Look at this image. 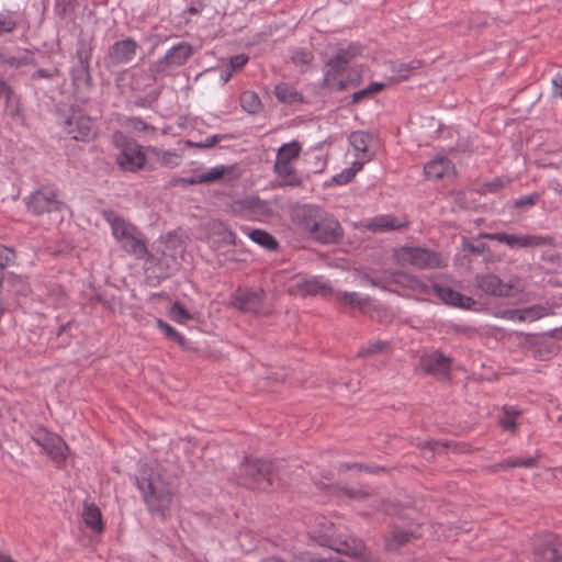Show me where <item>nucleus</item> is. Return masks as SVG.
<instances>
[{
	"instance_id": "obj_1",
	"label": "nucleus",
	"mask_w": 562,
	"mask_h": 562,
	"mask_svg": "<svg viewBox=\"0 0 562 562\" xmlns=\"http://www.w3.org/2000/svg\"><path fill=\"white\" fill-rule=\"evenodd\" d=\"M292 221L311 239L319 244H336L344 236V229L339 221L316 205L303 204L295 206L292 211Z\"/></svg>"
},
{
	"instance_id": "obj_2",
	"label": "nucleus",
	"mask_w": 562,
	"mask_h": 562,
	"mask_svg": "<svg viewBox=\"0 0 562 562\" xmlns=\"http://www.w3.org/2000/svg\"><path fill=\"white\" fill-rule=\"evenodd\" d=\"M136 485L142 492L143 499L148 509L161 517H165L172 502V486L166 482L160 473L143 471L136 477Z\"/></svg>"
},
{
	"instance_id": "obj_3",
	"label": "nucleus",
	"mask_w": 562,
	"mask_h": 562,
	"mask_svg": "<svg viewBox=\"0 0 562 562\" xmlns=\"http://www.w3.org/2000/svg\"><path fill=\"white\" fill-rule=\"evenodd\" d=\"M102 216L111 226L113 237L126 252L138 259H144L148 255L143 235L135 225L126 222L113 210H104Z\"/></svg>"
},
{
	"instance_id": "obj_4",
	"label": "nucleus",
	"mask_w": 562,
	"mask_h": 562,
	"mask_svg": "<svg viewBox=\"0 0 562 562\" xmlns=\"http://www.w3.org/2000/svg\"><path fill=\"white\" fill-rule=\"evenodd\" d=\"M276 462L246 457L239 467L237 482L250 490L268 491L273 483Z\"/></svg>"
},
{
	"instance_id": "obj_5",
	"label": "nucleus",
	"mask_w": 562,
	"mask_h": 562,
	"mask_svg": "<svg viewBox=\"0 0 562 562\" xmlns=\"http://www.w3.org/2000/svg\"><path fill=\"white\" fill-rule=\"evenodd\" d=\"M63 130L75 140L89 142L97 132L92 119L79 106L71 105L63 114Z\"/></svg>"
},
{
	"instance_id": "obj_6",
	"label": "nucleus",
	"mask_w": 562,
	"mask_h": 562,
	"mask_svg": "<svg viewBox=\"0 0 562 562\" xmlns=\"http://www.w3.org/2000/svg\"><path fill=\"white\" fill-rule=\"evenodd\" d=\"M193 55L191 44L180 42L173 45L166 54L149 65V76L151 81H156L161 75L169 74L170 70L183 66Z\"/></svg>"
},
{
	"instance_id": "obj_7",
	"label": "nucleus",
	"mask_w": 562,
	"mask_h": 562,
	"mask_svg": "<svg viewBox=\"0 0 562 562\" xmlns=\"http://www.w3.org/2000/svg\"><path fill=\"white\" fill-rule=\"evenodd\" d=\"M31 439L57 463L64 462L69 453V447L57 434L38 426L31 432Z\"/></svg>"
},
{
	"instance_id": "obj_8",
	"label": "nucleus",
	"mask_w": 562,
	"mask_h": 562,
	"mask_svg": "<svg viewBox=\"0 0 562 562\" xmlns=\"http://www.w3.org/2000/svg\"><path fill=\"white\" fill-rule=\"evenodd\" d=\"M26 206L34 215L45 213H61L67 206L59 200L57 190L49 187H42L30 194L26 199Z\"/></svg>"
},
{
	"instance_id": "obj_9",
	"label": "nucleus",
	"mask_w": 562,
	"mask_h": 562,
	"mask_svg": "<svg viewBox=\"0 0 562 562\" xmlns=\"http://www.w3.org/2000/svg\"><path fill=\"white\" fill-rule=\"evenodd\" d=\"M482 237L506 244L510 248H536L542 246H555V239L546 235H522L516 236L507 233H485Z\"/></svg>"
},
{
	"instance_id": "obj_10",
	"label": "nucleus",
	"mask_w": 562,
	"mask_h": 562,
	"mask_svg": "<svg viewBox=\"0 0 562 562\" xmlns=\"http://www.w3.org/2000/svg\"><path fill=\"white\" fill-rule=\"evenodd\" d=\"M147 147L144 148L135 140H126L116 156V164L121 169L128 172H136L143 169L148 160Z\"/></svg>"
},
{
	"instance_id": "obj_11",
	"label": "nucleus",
	"mask_w": 562,
	"mask_h": 562,
	"mask_svg": "<svg viewBox=\"0 0 562 562\" xmlns=\"http://www.w3.org/2000/svg\"><path fill=\"white\" fill-rule=\"evenodd\" d=\"M265 291L262 289L237 288L231 295V305L249 314H259L262 310Z\"/></svg>"
},
{
	"instance_id": "obj_12",
	"label": "nucleus",
	"mask_w": 562,
	"mask_h": 562,
	"mask_svg": "<svg viewBox=\"0 0 562 562\" xmlns=\"http://www.w3.org/2000/svg\"><path fill=\"white\" fill-rule=\"evenodd\" d=\"M137 49L138 44L132 37L114 42L105 55L106 67H116L132 63L136 57Z\"/></svg>"
},
{
	"instance_id": "obj_13",
	"label": "nucleus",
	"mask_w": 562,
	"mask_h": 562,
	"mask_svg": "<svg viewBox=\"0 0 562 562\" xmlns=\"http://www.w3.org/2000/svg\"><path fill=\"white\" fill-rule=\"evenodd\" d=\"M401 257L403 261L408 262L420 269L437 268L440 265L438 254L426 248H403Z\"/></svg>"
},
{
	"instance_id": "obj_14",
	"label": "nucleus",
	"mask_w": 562,
	"mask_h": 562,
	"mask_svg": "<svg viewBox=\"0 0 562 562\" xmlns=\"http://www.w3.org/2000/svg\"><path fill=\"white\" fill-rule=\"evenodd\" d=\"M431 293H434L442 303L463 310H473L476 302L471 296L464 295L450 286L438 283L431 284Z\"/></svg>"
},
{
	"instance_id": "obj_15",
	"label": "nucleus",
	"mask_w": 562,
	"mask_h": 562,
	"mask_svg": "<svg viewBox=\"0 0 562 562\" xmlns=\"http://www.w3.org/2000/svg\"><path fill=\"white\" fill-rule=\"evenodd\" d=\"M70 78L75 94L81 102H86L92 87L90 66H74L70 69Z\"/></svg>"
},
{
	"instance_id": "obj_16",
	"label": "nucleus",
	"mask_w": 562,
	"mask_h": 562,
	"mask_svg": "<svg viewBox=\"0 0 562 562\" xmlns=\"http://www.w3.org/2000/svg\"><path fill=\"white\" fill-rule=\"evenodd\" d=\"M227 169L224 166H216L211 168L205 172L194 171L191 177H181L171 180V184L173 186H194L202 183H211L218 181L225 173Z\"/></svg>"
},
{
	"instance_id": "obj_17",
	"label": "nucleus",
	"mask_w": 562,
	"mask_h": 562,
	"mask_svg": "<svg viewBox=\"0 0 562 562\" xmlns=\"http://www.w3.org/2000/svg\"><path fill=\"white\" fill-rule=\"evenodd\" d=\"M475 281L480 290L493 296H508L513 289L510 284L504 283L497 276L492 273L477 274Z\"/></svg>"
},
{
	"instance_id": "obj_18",
	"label": "nucleus",
	"mask_w": 562,
	"mask_h": 562,
	"mask_svg": "<svg viewBox=\"0 0 562 562\" xmlns=\"http://www.w3.org/2000/svg\"><path fill=\"white\" fill-rule=\"evenodd\" d=\"M333 544H329L336 552L346 555L350 562H364L363 551L364 544L361 540L356 538L335 539Z\"/></svg>"
},
{
	"instance_id": "obj_19",
	"label": "nucleus",
	"mask_w": 562,
	"mask_h": 562,
	"mask_svg": "<svg viewBox=\"0 0 562 562\" xmlns=\"http://www.w3.org/2000/svg\"><path fill=\"white\" fill-rule=\"evenodd\" d=\"M451 359L441 351L436 350L427 356L422 357L420 367L426 373L446 374L450 370Z\"/></svg>"
},
{
	"instance_id": "obj_20",
	"label": "nucleus",
	"mask_w": 562,
	"mask_h": 562,
	"mask_svg": "<svg viewBox=\"0 0 562 562\" xmlns=\"http://www.w3.org/2000/svg\"><path fill=\"white\" fill-rule=\"evenodd\" d=\"M407 225L404 218H400L393 214H384L373 217L368 222L366 227L373 233L398 231Z\"/></svg>"
},
{
	"instance_id": "obj_21",
	"label": "nucleus",
	"mask_w": 562,
	"mask_h": 562,
	"mask_svg": "<svg viewBox=\"0 0 562 562\" xmlns=\"http://www.w3.org/2000/svg\"><path fill=\"white\" fill-rule=\"evenodd\" d=\"M329 292H331L330 285L316 277L296 282L291 290V293L302 296L326 295Z\"/></svg>"
},
{
	"instance_id": "obj_22",
	"label": "nucleus",
	"mask_w": 562,
	"mask_h": 562,
	"mask_svg": "<svg viewBox=\"0 0 562 562\" xmlns=\"http://www.w3.org/2000/svg\"><path fill=\"white\" fill-rule=\"evenodd\" d=\"M424 173L427 179H442L454 173V165L447 157H436L424 166Z\"/></svg>"
},
{
	"instance_id": "obj_23",
	"label": "nucleus",
	"mask_w": 562,
	"mask_h": 562,
	"mask_svg": "<svg viewBox=\"0 0 562 562\" xmlns=\"http://www.w3.org/2000/svg\"><path fill=\"white\" fill-rule=\"evenodd\" d=\"M415 538L416 536L412 530L392 526L389 533L385 536V548L389 551H395L406 546Z\"/></svg>"
},
{
	"instance_id": "obj_24",
	"label": "nucleus",
	"mask_w": 562,
	"mask_h": 562,
	"mask_svg": "<svg viewBox=\"0 0 562 562\" xmlns=\"http://www.w3.org/2000/svg\"><path fill=\"white\" fill-rule=\"evenodd\" d=\"M325 67L326 70L322 86L333 88L336 81L344 76L349 66L334 56L326 61Z\"/></svg>"
},
{
	"instance_id": "obj_25",
	"label": "nucleus",
	"mask_w": 562,
	"mask_h": 562,
	"mask_svg": "<svg viewBox=\"0 0 562 562\" xmlns=\"http://www.w3.org/2000/svg\"><path fill=\"white\" fill-rule=\"evenodd\" d=\"M371 140L372 136L368 132L356 131L349 135V143L356 151V157L364 160H371L372 155L368 149Z\"/></svg>"
},
{
	"instance_id": "obj_26",
	"label": "nucleus",
	"mask_w": 562,
	"mask_h": 562,
	"mask_svg": "<svg viewBox=\"0 0 562 562\" xmlns=\"http://www.w3.org/2000/svg\"><path fill=\"white\" fill-rule=\"evenodd\" d=\"M0 99L4 100L5 110L10 115L14 116L19 113L20 97L3 78H0Z\"/></svg>"
},
{
	"instance_id": "obj_27",
	"label": "nucleus",
	"mask_w": 562,
	"mask_h": 562,
	"mask_svg": "<svg viewBox=\"0 0 562 562\" xmlns=\"http://www.w3.org/2000/svg\"><path fill=\"white\" fill-rule=\"evenodd\" d=\"M82 519L91 530L95 532L103 530L102 514L95 504H85Z\"/></svg>"
},
{
	"instance_id": "obj_28",
	"label": "nucleus",
	"mask_w": 562,
	"mask_h": 562,
	"mask_svg": "<svg viewBox=\"0 0 562 562\" xmlns=\"http://www.w3.org/2000/svg\"><path fill=\"white\" fill-rule=\"evenodd\" d=\"M533 562H562V557L558 553L552 539L537 547Z\"/></svg>"
},
{
	"instance_id": "obj_29",
	"label": "nucleus",
	"mask_w": 562,
	"mask_h": 562,
	"mask_svg": "<svg viewBox=\"0 0 562 562\" xmlns=\"http://www.w3.org/2000/svg\"><path fill=\"white\" fill-rule=\"evenodd\" d=\"M301 150V144L296 140L283 144L278 149L274 165H291V161L300 156Z\"/></svg>"
},
{
	"instance_id": "obj_30",
	"label": "nucleus",
	"mask_w": 562,
	"mask_h": 562,
	"mask_svg": "<svg viewBox=\"0 0 562 562\" xmlns=\"http://www.w3.org/2000/svg\"><path fill=\"white\" fill-rule=\"evenodd\" d=\"M274 172L281 179V186L300 187L302 179L292 165H273Z\"/></svg>"
},
{
	"instance_id": "obj_31",
	"label": "nucleus",
	"mask_w": 562,
	"mask_h": 562,
	"mask_svg": "<svg viewBox=\"0 0 562 562\" xmlns=\"http://www.w3.org/2000/svg\"><path fill=\"white\" fill-rule=\"evenodd\" d=\"M274 95L280 102L289 104L303 101V95L286 82H281L274 87Z\"/></svg>"
},
{
	"instance_id": "obj_32",
	"label": "nucleus",
	"mask_w": 562,
	"mask_h": 562,
	"mask_svg": "<svg viewBox=\"0 0 562 562\" xmlns=\"http://www.w3.org/2000/svg\"><path fill=\"white\" fill-rule=\"evenodd\" d=\"M521 415V411L515 406L505 405L502 414L498 416V424L505 431L514 432L516 429V419Z\"/></svg>"
},
{
	"instance_id": "obj_33",
	"label": "nucleus",
	"mask_w": 562,
	"mask_h": 562,
	"mask_svg": "<svg viewBox=\"0 0 562 562\" xmlns=\"http://www.w3.org/2000/svg\"><path fill=\"white\" fill-rule=\"evenodd\" d=\"M19 14L14 11L0 12V38L15 32L19 26Z\"/></svg>"
},
{
	"instance_id": "obj_34",
	"label": "nucleus",
	"mask_w": 562,
	"mask_h": 562,
	"mask_svg": "<svg viewBox=\"0 0 562 562\" xmlns=\"http://www.w3.org/2000/svg\"><path fill=\"white\" fill-rule=\"evenodd\" d=\"M148 157L154 156L158 162L166 167H176L179 165V155L170 150H161L154 146L147 147Z\"/></svg>"
},
{
	"instance_id": "obj_35",
	"label": "nucleus",
	"mask_w": 562,
	"mask_h": 562,
	"mask_svg": "<svg viewBox=\"0 0 562 562\" xmlns=\"http://www.w3.org/2000/svg\"><path fill=\"white\" fill-rule=\"evenodd\" d=\"M240 106L249 114H257L262 109V103L258 94L254 91H244L239 98Z\"/></svg>"
},
{
	"instance_id": "obj_36",
	"label": "nucleus",
	"mask_w": 562,
	"mask_h": 562,
	"mask_svg": "<svg viewBox=\"0 0 562 562\" xmlns=\"http://www.w3.org/2000/svg\"><path fill=\"white\" fill-rule=\"evenodd\" d=\"M248 236L254 243L265 247L268 250H274L278 248L277 239L270 233L263 229H251L248 233Z\"/></svg>"
},
{
	"instance_id": "obj_37",
	"label": "nucleus",
	"mask_w": 562,
	"mask_h": 562,
	"mask_svg": "<svg viewBox=\"0 0 562 562\" xmlns=\"http://www.w3.org/2000/svg\"><path fill=\"white\" fill-rule=\"evenodd\" d=\"M384 88H385V83L373 81V82L369 83L366 88L353 92L351 94V102L350 103L351 104H357V103H359L360 101H362L364 99H371L376 93L382 91Z\"/></svg>"
},
{
	"instance_id": "obj_38",
	"label": "nucleus",
	"mask_w": 562,
	"mask_h": 562,
	"mask_svg": "<svg viewBox=\"0 0 562 562\" xmlns=\"http://www.w3.org/2000/svg\"><path fill=\"white\" fill-rule=\"evenodd\" d=\"M537 465V458H514L504 460L493 465V471L509 469V468H533Z\"/></svg>"
},
{
	"instance_id": "obj_39",
	"label": "nucleus",
	"mask_w": 562,
	"mask_h": 562,
	"mask_svg": "<svg viewBox=\"0 0 562 562\" xmlns=\"http://www.w3.org/2000/svg\"><path fill=\"white\" fill-rule=\"evenodd\" d=\"M420 60H412L409 63H394L392 65V71L396 74V78L405 80L409 78L416 70L422 67Z\"/></svg>"
},
{
	"instance_id": "obj_40",
	"label": "nucleus",
	"mask_w": 562,
	"mask_h": 562,
	"mask_svg": "<svg viewBox=\"0 0 562 562\" xmlns=\"http://www.w3.org/2000/svg\"><path fill=\"white\" fill-rule=\"evenodd\" d=\"M336 300L340 305L362 307L369 303L368 297H361L357 292H337Z\"/></svg>"
},
{
	"instance_id": "obj_41",
	"label": "nucleus",
	"mask_w": 562,
	"mask_h": 562,
	"mask_svg": "<svg viewBox=\"0 0 562 562\" xmlns=\"http://www.w3.org/2000/svg\"><path fill=\"white\" fill-rule=\"evenodd\" d=\"M362 54V46L357 43H350L347 46L339 47L335 57L349 66L350 61Z\"/></svg>"
},
{
	"instance_id": "obj_42",
	"label": "nucleus",
	"mask_w": 562,
	"mask_h": 562,
	"mask_svg": "<svg viewBox=\"0 0 562 562\" xmlns=\"http://www.w3.org/2000/svg\"><path fill=\"white\" fill-rule=\"evenodd\" d=\"M125 126L138 134H155L156 127L146 123L143 119L133 116L125 120Z\"/></svg>"
},
{
	"instance_id": "obj_43",
	"label": "nucleus",
	"mask_w": 562,
	"mask_h": 562,
	"mask_svg": "<svg viewBox=\"0 0 562 562\" xmlns=\"http://www.w3.org/2000/svg\"><path fill=\"white\" fill-rule=\"evenodd\" d=\"M157 327L165 334L168 339L177 342L182 348H187V339L184 336L168 323L164 322L162 319H157Z\"/></svg>"
},
{
	"instance_id": "obj_44",
	"label": "nucleus",
	"mask_w": 562,
	"mask_h": 562,
	"mask_svg": "<svg viewBox=\"0 0 562 562\" xmlns=\"http://www.w3.org/2000/svg\"><path fill=\"white\" fill-rule=\"evenodd\" d=\"M77 7H78L77 0H55L54 13L58 18L65 19L66 15L74 13L76 11Z\"/></svg>"
},
{
	"instance_id": "obj_45",
	"label": "nucleus",
	"mask_w": 562,
	"mask_h": 562,
	"mask_svg": "<svg viewBox=\"0 0 562 562\" xmlns=\"http://www.w3.org/2000/svg\"><path fill=\"white\" fill-rule=\"evenodd\" d=\"M76 57L78 59L77 66H90L92 47L85 40L79 41Z\"/></svg>"
},
{
	"instance_id": "obj_46",
	"label": "nucleus",
	"mask_w": 562,
	"mask_h": 562,
	"mask_svg": "<svg viewBox=\"0 0 562 562\" xmlns=\"http://www.w3.org/2000/svg\"><path fill=\"white\" fill-rule=\"evenodd\" d=\"M314 59L313 53L307 48H296L292 52L291 60L295 66H307Z\"/></svg>"
},
{
	"instance_id": "obj_47",
	"label": "nucleus",
	"mask_w": 562,
	"mask_h": 562,
	"mask_svg": "<svg viewBox=\"0 0 562 562\" xmlns=\"http://www.w3.org/2000/svg\"><path fill=\"white\" fill-rule=\"evenodd\" d=\"M160 90H150L145 95H138L133 100L135 106L140 109H149L158 100Z\"/></svg>"
},
{
	"instance_id": "obj_48",
	"label": "nucleus",
	"mask_w": 562,
	"mask_h": 562,
	"mask_svg": "<svg viewBox=\"0 0 562 562\" xmlns=\"http://www.w3.org/2000/svg\"><path fill=\"white\" fill-rule=\"evenodd\" d=\"M169 316L172 321L178 324H186L192 318L188 310H186L180 303L175 302L169 311Z\"/></svg>"
},
{
	"instance_id": "obj_49",
	"label": "nucleus",
	"mask_w": 562,
	"mask_h": 562,
	"mask_svg": "<svg viewBox=\"0 0 562 562\" xmlns=\"http://www.w3.org/2000/svg\"><path fill=\"white\" fill-rule=\"evenodd\" d=\"M509 183V180H503L502 178H495L491 181L484 182L481 186L480 193L481 194H487V193H497L502 189H504Z\"/></svg>"
},
{
	"instance_id": "obj_50",
	"label": "nucleus",
	"mask_w": 562,
	"mask_h": 562,
	"mask_svg": "<svg viewBox=\"0 0 562 562\" xmlns=\"http://www.w3.org/2000/svg\"><path fill=\"white\" fill-rule=\"evenodd\" d=\"M390 350V344L387 341H375L370 344L368 347L362 348L358 352V357H367L375 353H382Z\"/></svg>"
},
{
	"instance_id": "obj_51",
	"label": "nucleus",
	"mask_w": 562,
	"mask_h": 562,
	"mask_svg": "<svg viewBox=\"0 0 562 562\" xmlns=\"http://www.w3.org/2000/svg\"><path fill=\"white\" fill-rule=\"evenodd\" d=\"M540 200L539 193H531L528 195H522L518 199H515L512 203L514 209H528L535 206Z\"/></svg>"
},
{
	"instance_id": "obj_52",
	"label": "nucleus",
	"mask_w": 562,
	"mask_h": 562,
	"mask_svg": "<svg viewBox=\"0 0 562 562\" xmlns=\"http://www.w3.org/2000/svg\"><path fill=\"white\" fill-rule=\"evenodd\" d=\"M149 69L147 71H140L132 77V89L136 91L144 90L145 87L151 86L155 81H151L149 78Z\"/></svg>"
},
{
	"instance_id": "obj_53",
	"label": "nucleus",
	"mask_w": 562,
	"mask_h": 562,
	"mask_svg": "<svg viewBox=\"0 0 562 562\" xmlns=\"http://www.w3.org/2000/svg\"><path fill=\"white\" fill-rule=\"evenodd\" d=\"M342 493L347 495L351 499H366L371 495V492L369 488L364 486H358V487H344Z\"/></svg>"
},
{
	"instance_id": "obj_54",
	"label": "nucleus",
	"mask_w": 562,
	"mask_h": 562,
	"mask_svg": "<svg viewBox=\"0 0 562 562\" xmlns=\"http://www.w3.org/2000/svg\"><path fill=\"white\" fill-rule=\"evenodd\" d=\"M216 233L222 236L223 243L233 246L236 245V235L226 224L220 222Z\"/></svg>"
},
{
	"instance_id": "obj_55",
	"label": "nucleus",
	"mask_w": 562,
	"mask_h": 562,
	"mask_svg": "<svg viewBox=\"0 0 562 562\" xmlns=\"http://www.w3.org/2000/svg\"><path fill=\"white\" fill-rule=\"evenodd\" d=\"M524 313L527 317V321H537L547 315V308L541 305H533L527 308H524Z\"/></svg>"
},
{
	"instance_id": "obj_56",
	"label": "nucleus",
	"mask_w": 562,
	"mask_h": 562,
	"mask_svg": "<svg viewBox=\"0 0 562 562\" xmlns=\"http://www.w3.org/2000/svg\"><path fill=\"white\" fill-rule=\"evenodd\" d=\"M249 60L248 55L246 54H238L235 56H232L229 58V68L232 71H237L241 69Z\"/></svg>"
},
{
	"instance_id": "obj_57",
	"label": "nucleus",
	"mask_w": 562,
	"mask_h": 562,
	"mask_svg": "<svg viewBox=\"0 0 562 562\" xmlns=\"http://www.w3.org/2000/svg\"><path fill=\"white\" fill-rule=\"evenodd\" d=\"M59 70L57 68L53 69H37L32 74V79H54L58 76Z\"/></svg>"
},
{
	"instance_id": "obj_58",
	"label": "nucleus",
	"mask_w": 562,
	"mask_h": 562,
	"mask_svg": "<svg viewBox=\"0 0 562 562\" xmlns=\"http://www.w3.org/2000/svg\"><path fill=\"white\" fill-rule=\"evenodd\" d=\"M353 172L348 168L333 177V182L338 186L347 184L353 179Z\"/></svg>"
},
{
	"instance_id": "obj_59",
	"label": "nucleus",
	"mask_w": 562,
	"mask_h": 562,
	"mask_svg": "<svg viewBox=\"0 0 562 562\" xmlns=\"http://www.w3.org/2000/svg\"><path fill=\"white\" fill-rule=\"evenodd\" d=\"M360 83V78L357 79H342L339 78L338 81L334 85L338 91H346L350 87H356Z\"/></svg>"
},
{
	"instance_id": "obj_60",
	"label": "nucleus",
	"mask_w": 562,
	"mask_h": 562,
	"mask_svg": "<svg viewBox=\"0 0 562 562\" xmlns=\"http://www.w3.org/2000/svg\"><path fill=\"white\" fill-rule=\"evenodd\" d=\"M223 138H225L224 135H211L206 137L203 142L195 143L194 147L198 148H210L213 147L216 143L221 142Z\"/></svg>"
},
{
	"instance_id": "obj_61",
	"label": "nucleus",
	"mask_w": 562,
	"mask_h": 562,
	"mask_svg": "<svg viewBox=\"0 0 562 562\" xmlns=\"http://www.w3.org/2000/svg\"><path fill=\"white\" fill-rule=\"evenodd\" d=\"M552 97L562 100V74H557L552 79Z\"/></svg>"
},
{
	"instance_id": "obj_62",
	"label": "nucleus",
	"mask_w": 562,
	"mask_h": 562,
	"mask_svg": "<svg viewBox=\"0 0 562 562\" xmlns=\"http://www.w3.org/2000/svg\"><path fill=\"white\" fill-rule=\"evenodd\" d=\"M2 63L19 68L27 63L26 57H16V56H5L2 58Z\"/></svg>"
},
{
	"instance_id": "obj_63",
	"label": "nucleus",
	"mask_w": 562,
	"mask_h": 562,
	"mask_svg": "<svg viewBox=\"0 0 562 562\" xmlns=\"http://www.w3.org/2000/svg\"><path fill=\"white\" fill-rule=\"evenodd\" d=\"M486 248H487V246L484 243H481L477 245H474L472 243H467L464 245V249H467L472 255H476V256L482 255L486 250Z\"/></svg>"
},
{
	"instance_id": "obj_64",
	"label": "nucleus",
	"mask_w": 562,
	"mask_h": 562,
	"mask_svg": "<svg viewBox=\"0 0 562 562\" xmlns=\"http://www.w3.org/2000/svg\"><path fill=\"white\" fill-rule=\"evenodd\" d=\"M505 314H506L507 318L513 319V321H518V322L527 321V317L524 313V308L506 311Z\"/></svg>"
}]
</instances>
